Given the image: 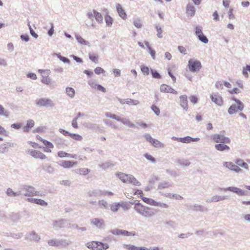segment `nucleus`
<instances>
[{
	"instance_id": "1",
	"label": "nucleus",
	"mask_w": 250,
	"mask_h": 250,
	"mask_svg": "<svg viewBox=\"0 0 250 250\" xmlns=\"http://www.w3.org/2000/svg\"><path fill=\"white\" fill-rule=\"evenodd\" d=\"M134 209L138 213L146 218L153 216L156 212L155 209L145 207L140 203L135 204Z\"/></svg>"
},
{
	"instance_id": "2",
	"label": "nucleus",
	"mask_w": 250,
	"mask_h": 250,
	"mask_svg": "<svg viewBox=\"0 0 250 250\" xmlns=\"http://www.w3.org/2000/svg\"><path fill=\"white\" fill-rule=\"evenodd\" d=\"M36 104L39 107H52L54 106V103L50 99L42 98L36 100Z\"/></svg>"
},
{
	"instance_id": "3",
	"label": "nucleus",
	"mask_w": 250,
	"mask_h": 250,
	"mask_svg": "<svg viewBox=\"0 0 250 250\" xmlns=\"http://www.w3.org/2000/svg\"><path fill=\"white\" fill-rule=\"evenodd\" d=\"M210 138L214 142L217 143H220V144H229L230 143V139L222 134H213L211 136Z\"/></svg>"
},
{
	"instance_id": "4",
	"label": "nucleus",
	"mask_w": 250,
	"mask_h": 250,
	"mask_svg": "<svg viewBox=\"0 0 250 250\" xmlns=\"http://www.w3.org/2000/svg\"><path fill=\"white\" fill-rule=\"evenodd\" d=\"M188 67L191 72H196L200 70L202 64L199 61L190 59L188 61Z\"/></svg>"
},
{
	"instance_id": "5",
	"label": "nucleus",
	"mask_w": 250,
	"mask_h": 250,
	"mask_svg": "<svg viewBox=\"0 0 250 250\" xmlns=\"http://www.w3.org/2000/svg\"><path fill=\"white\" fill-rule=\"evenodd\" d=\"M68 220L65 219H60L54 220L52 222V226L55 229H59L67 227Z\"/></svg>"
},
{
	"instance_id": "6",
	"label": "nucleus",
	"mask_w": 250,
	"mask_h": 250,
	"mask_svg": "<svg viewBox=\"0 0 250 250\" xmlns=\"http://www.w3.org/2000/svg\"><path fill=\"white\" fill-rule=\"evenodd\" d=\"M221 190L224 192L229 191L236 193L237 195L240 196L246 195V192L243 190L242 189L234 187H229L226 188H220Z\"/></svg>"
},
{
	"instance_id": "7",
	"label": "nucleus",
	"mask_w": 250,
	"mask_h": 250,
	"mask_svg": "<svg viewBox=\"0 0 250 250\" xmlns=\"http://www.w3.org/2000/svg\"><path fill=\"white\" fill-rule=\"evenodd\" d=\"M23 189L27 191L24 194L25 196H39V192L35 190V188L31 186L24 185Z\"/></svg>"
},
{
	"instance_id": "8",
	"label": "nucleus",
	"mask_w": 250,
	"mask_h": 250,
	"mask_svg": "<svg viewBox=\"0 0 250 250\" xmlns=\"http://www.w3.org/2000/svg\"><path fill=\"white\" fill-rule=\"evenodd\" d=\"M90 223L99 229H103L105 227L104 221L103 219L93 218L90 219Z\"/></svg>"
},
{
	"instance_id": "9",
	"label": "nucleus",
	"mask_w": 250,
	"mask_h": 250,
	"mask_svg": "<svg viewBox=\"0 0 250 250\" xmlns=\"http://www.w3.org/2000/svg\"><path fill=\"white\" fill-rule=\"evenodd\" d=\"M188 208L189 210H191L194 211H200L202 212H207L208 210L207 207L197 204L188 206Z\"/></svg>"
},
{
	"instance_id": "10",
	"label": "nucleus",
	"mask_w": 250,
	"mask_h": 250,
	"mask_svg": "<svg viewBox=\"0 0 250 250\" xmlns=\"http://www.w3.org/2000/svg\"><path fill=\"white\" fill-rule=\"evenodd\" d=\"M27 153L36 159L39 158L43 160L46 158V156L43 153L35 149L28 150Z\"/></svg>"
},
{
	"instance_id": "11",
	"label": "nucleus",
	"mask_w": 250,
	"mask_h": 250,
	"mask_svg": "<svg viewBox=\"0 0 250 250\" xmlns=\"http://www.w3.org/2000/svg\"><path fill=\"white\" fill-rule=\"evenodd\" d=\"M58 164L61 167L65 168L72 167L74 165L78 164L77 161L72 162L70 161L62 160L60 161Z\"/></svg>"
},
{
	"instance_id": "12",
	"label": "nucleus",
	"mask_w": 250,
	"mask_h": 250,
	"mask_svg": "<svg viewBox=\"0 0 250 250\" xmlns=\"http://www.w3.org/2000/svg\"><path fill=\"white\" fill-rule=\"evenodd\" d=\"M223 165L231 170H233L236 172L239 173L242 172V169L238 166V165H236L232 162H224L223 163Z\"/></svg>"
},
{
	"instance_id": "13",
	"label": "nucleus",
	"mask_w": 250,
	"mask_h": 250,
	"mask_svg": "<svg viewBox=\"0 0 250 250\" xmlns=\"http://www.w3.org/2000/svg\"><path fill=\"white\" fill-rule=\"evenodd\" d=\"M160 91L162 92L169 93L173 94H177V92L173 89L171 86L165 84H162L160 86Z\"/></svg>"
},
{
	"instance_id": "14",
	"label": "nucleus",
	"mask_w": 250,
	"mask_h": 250,
	"mask_svg": "<svg viewBox=\"0 0 250 250\" xmlns=\"http://www.w3.org/2000/svg\"><path fill=\"white\" fill-rule=\"evenodd\" d=\"M25 239L31 241L39 242L41 237L35 231L33 230L29 233L28 235L27 236Z\"/></svg>"
},
{
	"instance_id": "15",
	"label": "nucleus",
	"mask_w": 250,
	"mask_h": 250,
	"mask_svg": "<svg viewBox=\"0 0 250 250\" xmlns=\"http://www.w3.org/2000/svg\"><path fill=\"white\" fill-rule=\"evenodd\" d=\"M239 104H232L228 109V113L230 115L233 114L235 113L237 111H242L244 107V105L242 103V106H241V108H238Z\"/></svg>"
},
{
	"instance_id": "16",
	"label": "nucleus",
	"mask_w": 250,
	"mask_h": 250,
	"mask_svg": "<svg viewBox=\"0 0 250 250\" xmlns=\"http://www.w3.org/2000/svg\"><path fill=\"white\" fill-rule=\"evenodd\" d=\"M180 104L181 107L184 110L187 111L188 108V97L186 95H183L180 96Z\"/></svg>"
},
{
	"instance_id": "17",
	"label": "nucleus",
	"mask_w": 250,
	"mask_h": 250,
	"mask_svg": "<svg viewBox=\"0 0 250 250\" xmlns=\"http://www.w3.org/2000/svg\"><path fill=\"white\" fill-rule=\"evenodd\" d=\"M211 101L216 104L221 106L223 105V101L222 98L219 95L216 94H212L210 96Z\"/></svg>"
},
{
	"instance_id": "18",
	"label": "nucleus",
	"mask_w": 250,
	"mask_h": 250,
	"mask_svg": "<svg viewBox=\"0 0 250 250\" xmlns=\"http://www.w3.org/2000/svg\"><path fill=\"white\" fill-rule=\"evenodd\" d=\"M14 144L12 143L7 142L0 145V153H5L8 151V147H13Z\"/></svg>"
},
{
	"instance_id": "19",
	"label": "nucleus",
	"mask_w": 250,
	"mask_h": 250,
	"mask_svg": "<svg viewBox=\"0 0 250 250\" xmlns=\"http://www.w3.org/2000/svg\"><path fill=\"white\" fill-rule=\"evenodd\" d=\"M116 175L123 182L125 183H128V177L129 174H125L121 172H119L116 173Z\"/></svg>"
},
{
	"instance_id": "20",
	"label": "nucleus",
	"mask_w": 250,
	"mask_h": 250,
	"mask_svg": "<svg viewBox=\"0 0 250 250\" xmlns=\"http://www.w3.org/2000/svg\"><path fill=\"white\" fill-rule=\"evenodd\" d=\"M87 196L89 197H98L102 196V190L99 189H95L92 190H89L87 192Z\"/></svg>"
},
{
	"instance_id": "21",
	"label": "nucleus",
	"mask_w": 250,
	"mask_h": 250,
	"mask_svg": "<svg viewBox=\"0 0 250 250\" xmlns=\"http://www.w3.org/2000/svg\"><path fill=\"white\" fill-rule=\"evenodd\" d=\"M199 140V138H192L190 136H186L183 138H181V139H180V142L183 143H189L191 142H197Z\"/></svg>"
},
{
	"instance_id": "22",
	"label": "nucleus",
	"mask_w": 250,
	"mask_h": 250,
	"mask_svg": "<svg viewBox=\"0 0 250 250\" xmlns=\"http://www.w3.org/2000/svg\"><path fill=\"white\" fill-rule=\"evenodd\" d=\"M186 13L188 16H193L195 13V7L190 4H188L186 7Z\"/></svg>"
},
{
	"instance_id": "23",
	"label": "nucleus",
	"mask_w": 250,
	"mask_h": 250,
	"mask_svg": "<svg viewBox=\"0 0 250 250\" xmlns=\"http://www.w3.org/2000/svg\"><path fill=\"white\" fill-rule=\"evenodd\" d=\"M116 9L119 16L122 19H125L126 18V14L125 10L122 8L121 5L120 4H117Z\"/></svg>"
},
{
	"instance_id": "24",
	"label": "nucleus",
	"mask_w": 250,
	"mask_h": 250,
	"mask_svg": "<svg viewBox=\"0 0 250 250\" xmlns=\"http://www.w3.org/2000/svg\"><path fill=\"white\" fill-rule=\"evenodd\" d=\"M215 148L216 150L220 151L229 150L230 149L229 147L228 146L224 144V143L216 144L215 145Z\"/></svg>"
},
{
	"instance_id": "25",
	"label": "nucleus",
	"mask_w": 250,
	"mask_h": 250,
	"mask_svg": "<svg viewBox=\"0 0 250 250\" xmlns=\"http://www.w3.org/2000/svg\"><path fill=\"white\" fill-rule=\"evenodd\" d=\"M6 194L9 197H16L21 195V191L15 192L12 188H9L6 190Z\"/></svg>"
},
{
	"instance_id": "26",
	"label": "nucleus",
	"mask_w": 250,
	"mask_h": 250,
	"mask_svg": "<svg viewBox=\"0 0 250 250\" xmlns=\"http://www.w3.org/2000/svg\"><path fill=\"white\" fill-rule=\"evenodd\" d=\"M58 247H66L71 244V242L67 239H58Z\"/></svg>"
},
{
	"instance_id": "27",
	"label": "nucleus",
	"mask_w": 250,
	"mask_h": 250,
	"mask_svg": "<svg viewBox=\"0 0 250 250\" xmlns=\"http://www.w3.org/2000/svg\"><path fill=\"white\" fill-rule=\"evenodd\" d=\"M118 121L122 122L123 124L130 127H134L135 126L134 124L131 123L130 121L126 118H121L119 117Z\"/></svg>"
},
{
	"instance_id": "28",
	"label": "nucleus",
	"mask_w": 250,
	"mask_h": 250,
	"mask_svg": "<svg viewBox=\"0 0 250 250\" xmlns=\"http://www.w3.org/2000/svg\"><path fill=\"white\" fill-rule=\"evenodd\" d=\"M114 166V164L111 161H107L104 163L99 165V167L103 169H106L110 167H113Z\"/></svg>"
},
{
	"instance_id": "29",
	"label": "nucleus",
	"mask_w": 250,
	"mask_h": 250,
	"mask_svg": "<svg viewBox=\"0 0 250 250\" xmlns=\"http://www.w3.org/2000/svg\"><path fill=\"white\" fill-rule=\"evenodd\" d=\"M212 197V201H213L214 202H217L229 199V196L227 195L220 196L215 195L213 196Z\"/></svg>"
},
{
	"instance_id": "30",
	"label": "nucleus",
	"mask_w": 250,
	"mask_h": 250,
	"mask_svg": "<svg viewBox=\"0 0 250 250\" xmlns=\"http://www.w3.org/2000/svg\"><path fill=\"white\" fill-rule=\"evenodd\" d=\"M171 187H172V184H171L167 181H164L159 184L158 186V189H163L165 188H169Z\"/></svg>"
},
{
	"instance_id": "31",
	"label": "nucleus",
	"mask_w": 250,
	"mask_h": 250,
	"mask_svg": "<svg viewBox=\"0 0 250 250\" xmlns=\"http://www.w3.org/2000/svg\"><path fill=\"white\" fill-rule=\"evenodd\" d=\"M75 38L79 43L88 45L89 46L90 45L89 42L84 40L81 36L79 35L78 34L75 35Z\"/></svg>"
},
{
	"instance_id": "32",
	"label": "nucleus",
	"mask_w": 250,
	"mask_h": 250,
	"mask_svg": "<svg viewBox=\"0 0 250 250\" xmlns=\"http://www.w3.org/2000/svg\"><path fill=\"white\" fill-rule=\"evenodd\" d=\"M97 248L96 250H106L109 248V245L107 243H104L97 241Z\"/></svg>"
},
{
	"instance_id": "33",
	"label": "nucleus",
	"mask_w": 250,
	"mask_h": 250,
	"mask_svg": "<svg viewBox=\"0 0 250 250\" xmlns=\"http://www.w3.org/2000/svg\"><path fill=\"white\" fill-rule=\"evenodd\" d=\"M235 163L237 165L240 166L247 170H249L248 164L244 162L243 160L241 159H237L235 160Z\"/></svg>"
},
{
	"instance_id": "34",
	"label": "nucleus",
	"mask_w": 250,
	"mask_h": 250,
	"mask_svg": "<svg viewBox=\"0 0 250 250\" xmlns=\"http://www.w3.org/2000/svg\"><path fill=\"white\" fill-rule=\"evenodd\" d=\"M145 45L146 46L148 50V52L150 54L151 57L153 60H155V51L151 48V47L149 45V42L147 41H145Z\"/></svg>"
},
{
	"instance_id": "35",
	"label": "nucleus",
	"mask_w": 250,
	"mask_h": 250,
	"mask_svg": "<svg viewBox=\"0 0 250 250\" xmlns=\"http://www.w3.org/2000/svg\"><path fill=\"white\" fill-rule=\"evenodd\" d=\"M90 171V170L87 168H80L75 170L76 173L83 175H87Z\"/></svg>"
},
{
	"instance_id": "36",
	"label": "nucleus",
	"mask_w": 250,
	"mask_h": 250,
	"mask_svg": "<svg viewBox=\"0 0 250 250\" xmlns=\"http://www.w3.org/2000/svg\"><path fill=\"white\" fill-rule=\"evenodd\" d=\"M93 11L94 14V17L97 21L99 23H102L103 20V18L102 14L96 11L95 10H93Z\"/></svg>"
},
{
	"instance_id": "37",
	"label": "nucleus",
	"mask_w": 250,
	"mask_h": 250,
	"mask_svg": "<svg viewBox=\"0 0 250 250\" xmlns=\"http://www.w3.org/2000/svg\"><path fill=\"white\" fill-rule=\"evenodd\" d=\"M128 178V183H130L135 186L141 185L140 183L133 175L129 174Z\"/></svg>"
},
{
	"instance_id": "38",
	"label": "nucleus",
	"mask_w": 250,
	"mask_h": 250,
	"mask_svg": "<svg viewBox=\"0 0 250 250\" xmlns=\"http://www.w3.org/2000/svg\"><path fill=\"white\" fill-rule=\"evenodd\" d=\"M128 178V183H130L135 186L141 185L140 183L133 175L129 174Z\"/></svg>"
},
{
	"instance_id": "39",
	"label": "nucleus",
	"mask_w": 250,
	"mask_h": 250,
	"mask_svg": "<svg viewBox=\"0 0 250 250\" xmlns=\"http://www.w3.org/2000/svg\"><path fill=\"white\" fill-rule=\"evenodd\" d=\"M152 145L157 148H164L165 147V145L161 143L158 140L154 139L153 141L151 143Z\"/></svg>"
},
{
	"instance_id": "40",
	"label": "nucleus",
	"mask_w": 250,
	"mask_h": 250,
	"mask_svg": "<svg viewBox=\"0 0 250 250\" xmlns=\"http://www.w3.org/2000/svg\"><path fill=\"white\" fill-rule=\"evenodd\" d=\"M66 93L68 96L72 98L75 96V91L74 88L68 87L66 88Z\"/></svg>"
},
{
	"instance_id": "41",
	"label": "nucleus",
	"mask_w": 250,
	"mask_h": 250,
	"mask_svg": "<svg viewBox=\"0 0 250 250\" xmlns=\"http://www.w3.org/2000/svg\"><path fill=\"white\" fill-rule=\"evenodd\" d=\"M177 163L182 166L188 167L190 165V162L188 160L178 159Z\"/></svg>"
},
{
	"instance_id": "42",
	"label": "nucleus",
	"mask_w": 250,
	"mask_h": 250,
	"mask_svg": "<svg viewBox=\"0 0 250 250\" xmlns=\"http://www.w3.org/2000/svg\"><path fill=\"white\" fill-rule=\"evenodd\" d=\"M99 207L103 209H106L108 208V203L106 201L104 200H99L98 203Z\"/></svg>"
},
{
	"instance_id": "43",
	"label": "nucleus",
	"mask_w": 250,
	"mask_h": 250,
	"mask_svg": "<svg viewBox=\"0 0 250 250\" xmlns=\"http://www.w3.org/2000/svg\"><path fill=\"white\" fill-rule=\"evenodd\" d=\"M97 241H92L90 243H87L86 244V247L90 249H92V250H96V249L97 248Z\"/></svg>"
},
{
	"instance_id": "44",
	"label": "nucleus",
	"mask_w": 250,
	"mask_h": 250,
	"mask_svg": "<svg viewBox=\"0 0 250 250\" xmlns=\"http://www.w3.org/2000/svg\"><path fill=\"white\" fill-rule=\"evenodd\" d=\"M139 101L136 100H133L130 98L126 99V104L128 105H136L139 104Z\"/></svg>"
},
{
	"instance_id": "45",
	"label": "nucleus",
	"mask_w": 250,
	"mask_h": 250,
	"mask_svg": "<svg viewBox=\"0 0 250 250\" xmlns=\"http://www.w3.org/2000/svg\"><path fill=\"white\" fill-rule=\"evenodd\" d=\"M11 219L14 222H17L20 219V215L19 213H12L10 215Z\"/></svg>"
},
{
	"instance_id": "46",
	"label": "nucleus",
	"mask_w": 250,
	"mask_h": 250,
	"mask_svg": "<svg viewBox=\"0 0 250 250\" xmlns=\"http://www.w3.org/2000/svg\"><path fill=\"white\" fill-rule=\"evenodd\" d=\"M152 76L154 79H160L162 78L161 75L157 72V70L150 69Z\"/></svg>"
},
{
	"instance_id": "47",
	"label": "nucleus",
	"mask_w": 250,
	"mask_h": 250,
	"mask_svg": "<svg viewBox=\"0 0 250 250\" xmlns=\"http://www.w3.org/2000/svg\"><path fill=\"white\" fill-rule=\"evenodd\" d=\"M41 81L42 83L48 85L51 82V79L48 77V74L47 76L42 75Z\"/></svg>"
},
{
	"instance_id": "48",
	"label": "nucleus",
	"mask_w": 250,
	"mask_h": 250,
	"mask_svg": "<svg viewBox=\"0 0 250 250\" xmlns=\"http://www.w3.org/2000/svg\"><path fill=\"white\" fill-rule=\"evenodd\" d=\"M0 115H3L6 117L9 116V112L7 110H5L4 108L0 104Z\"/></svg>"
},
{
	"instance_id": "49",
	"label": "nucleus",
	"mask_w": 250,
	"mask_h": 250,
	"mask_svg": "<svg viewBox=\"0 0 250 250\" xmlns=\"http://www.w3.org/2000/svg\"><path fill=\"white\" fill-rule=\"evenodd\" d=\"M89 59L93 62L97 63L98 62V55L97 54H89Z\"/></svg>"
},
{
	"instance_id": "50",
	"label": "nucleus",
	"mask_w": 250,
	"mask_h": 250,
	"mask_svg": "<svg viewBox=\"0 0 250 250\" xmlns=\"http://www.w3.org/2000/svg\"><path fill=\"white\" fill-rule=\"evenodd\" d=\"M197 38L200 42L204 43H207L208 42V39L204 34H202V35H199Z\"/></svg>"
},
{
	"instance_id": "51",
	"label": "nucleus",
	"mask_w": 250,
	"mask_h": 250,
	"mask_svg": "<svg viewBox=\"0 0 250 250\" xmlns=\"http://www.w3.org/2000/svg\"><path fill=\"white\" fill-rule=\"evenodd\" d=\"M8 236H11L14 239H19L21 238L23 236V234L21 232H19L17 233H10V235Z\"/></svg>"
},
{
	"instance_id": "52",
	"label": "nucleus",
	"mask_w": 250,
	"mask_h": 250,
	"mask_svg": "<svg viewBox=\"0 0 250 250\" xmlns=\"http://www.w3.org/2000/svg\"><path fill=\"white\" fill-rule=\"evenodd\" d=\"M141 70L145 75H148L149 74V69L148 67L144 65L141 66Z\"/></svg>"
},
{
	"instance_id": "53",
	"label": "nucleus",
	"mask_w": 250,
	"mask_h": 250,
	"mask_svg": "<svg viewBox=\"0 0 250 250\" xmlns=\"http://www.w3.org/2000/svg\"><path fill=\"white\" fill-rule=\"evenodd\" d=\"M105 21L107 26L110 27L112 25L113 23V19L110 16H106L105 17Z\"/></svg>"
},
{
	"instance_id": "54",
	"label": "nucleus",
	"mask_w": 250,
	"mask_h": 250,
	"mask_svg": "<svg viewBox=\"0 0 250 250\" xmlns=\"http://www.w3.org/2000/svg\"><path fill=\"white\" fill-rule=\"evenodd\" d=\"M120 206V204L119 203H115L111 205L110 209L113 212H116L118 211L119 207Z\"/></svg>"
},
{
	"instance_id": "55",
	"label": "nucleus",
	"mask_w": 250,
	"mask_h": 250,
	"mask_svg": "<svg viewBox=\"0 0 250 250\" xmlns=\"http://www.w3.org/2000/svg\"><path fill=\"white\" fill-rule=\"evenodd\" d=\"M155 28L156 29L157 32V36L159 38H163V35H162L163 30H162L161 27L158 25H156Z\"/></svg>"
},
{
	"instance_id": "56",
	"label": "nucleus",
	"mask_w": 250,
	"mask_h": 250,
	"mask_svg": "<svg viewBox=\"0 0 250 250\" xmlns=\"http://www.w3.org/2000/svg\"><path fill=\"white\" fill-rule=\"evenodd\" d=\"M124 230H125L115 229L111 230L110 231V232H111V233H112L113 234H114V235H124Z\"/></svg>"
},
{
	"instance_id": "57",
	"label": "nucleus",
	"mask_w": 250,
	"mask_h": 250,
	"mask_svg": "<svg viewBox=\"0 0 250 250\" xmlns=\"http://www.w3.org/2000/svg\"><path fill=\"white\" fill-rule=\"evenodd\" d=\"M48 244L53 247H58V239H52L48 241Z\"/></svg>"
},
{
	"instance_id": "58",
	"label": "nucleus",
	"mask_w": 250,
	"mask_h": 250,
	"mask_svg": "<svg viewBox=\"0 0 250 250\" xmlns=\"http://www.w3.org/2000/svg\"><path fill=\"white\" fill-rule=\"evenodd\" d=\"M70 137L76 141H81L83 139L82 136L75 133H71Z\"/></svg>"
},
{
	"instance_id": "59",
	"label": "nucleus",
	"mask_w": 250,
	"mask_h": 250,
	"mask_svg": "<svg viewBox=\"0 0 250 250\" xmlns=\"http://www.w3.org/2000/svg\"><path fill=\"white\" fill-rule=\"evenodd\" d=\"M166 171L167 174H169L171 176H172L173 177H176L177 176H179V174L175 170H171L169 169H166Z\"/></svg>"
},
{
	"instance_id": "60",
	"label": "nucleus",
	"mask_w": 250,
	"mask_h": 250,
	"mask_svg": "<svg viewBox=\"0 0 250 250\" xmlns=\"http://www.w3.org/2000/svg\"><path fill=\"white\" fill-rule=\"evenodd\" d=\"M133 24L137 28H141L142 26L141 20L139 19H135L133 21Z\"/></svg>"
},
{
	"instance_id": "61",
	"label": "nucleus",
	"mask_w": 250,
	"mask_h": 250,
	"mask_svg": "<svg viewBox=\"0 0 250 250\" xmlns=\"http://www.w3.org/2000/svg\"><path fill=\"white\" fill-rule=\"evenodd\" d=\"M195 35H196L197 38L198 37V36L199 35H202V34H203V33L202 32V27H201L200 26H196V27L195 28Z\"/></svg>"
},
{
	"instance_id": "62",
	"label": "nucleus",
	"mask_w": 250,
	"mask_h": 250,
	"mask_svg": "<svg viewBox=\"0 0 250 250\" xmlns=\"http://www.w3.org/2000/svg\"><path fill=\"white\" fill-rule=\"evenodd\" d=\"M144 156L147 160L151 161L153 163H155L156 162L155 158L151 155L146 153L144 154Z\"/></svg>"
},
{
	"instance_id": "63",
	"label": "nucleus",
	"mask_w": 250,
	"mask_h": 250,
	"mask_svg": "<svg viewBox=\"0 0 250 250\" xmlns=\"http://www.w3.org/2000/svg\"><path fill=\"white\" fill-rule=\"evenodd\" d=\"M123 247L127 250H137V247L130 244H124Z\"/></svg>"
},
{
	"instance_id": "64",
	"label": "nucleus",
	"mask_w": 250,
	"mask_h": 250,
	"mask_svg": "<svg viewBox=\"0 0 250 250\" xmlns=\"http://www.w3.org/2000/svg\"><path fill=\"white\" fill-rule=\"evenodd\" d=\"M55 143L57 145L58 147L64 144V141L60 138H57L54 140Z\"/></svg>"
}]
</instances>
